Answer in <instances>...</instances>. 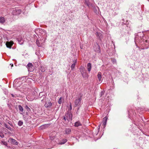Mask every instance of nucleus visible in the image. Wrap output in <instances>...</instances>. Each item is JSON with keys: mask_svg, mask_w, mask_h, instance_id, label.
<instances>
[{"mask_svg": "<svg viewBox=\"0 0 149 149\" xmlns=\"http://www.w3.org/2000/svg\"><path fill=\"white\" fill-rule=\"evenodd\" d=\"M79 70L83 77H86L87 74L86 72L84 67L81 66L79 68Z\"/></svg>", "mask_w": 149, "mask_h": 149, "instance_id": "f03ea898", "label": "nucleus"}, {"mask_svg": "<svg viewBox=\"0 0 149 149\" xmlns=\"http://www.w3.org/2000/svg\"><path fill=\"white\" fill-rule=\"evenodd\" d=\"M43 101V99H42V100H41L42 102Z\"/></svg>", "mask_w": 149, "mask_h": 149, "instance_id": "f704fd0d", "label": "nucleus"}, {"mask_svg": "<svg viewBox=\"0 0 149 149\" xmlns=\"http://www.w3.org/2000/svg\"><path fill=\"white\" fill-rule=\"evenodd\" d=\"M54 135H55V133H54Z\"/></svg>", "mask_w": 149, "mask_h": 149, "instance_id": "ea45409f", "label": "nucleus"}, {"mask_svg": "<svg viewBox=\"0 0 149 149\" xmlns=\"http://www.w3.org/2000/svg\"><path fill=\"white\" fill-rule=\"evenodd\" d=\"M81 125V124L79 121L76 122L74 123V126L76 127H78V126Z\"/></svg>", "mask_w": 149, "mask_h": 149, "instance_id": "ddd939ff", "label": "nucleus"}, {"mask_svg": "<svg viewBox=\"0 0 149 149\" xmlns=\"http://www.w3.org/2000/svg\"><path fill=\"white\" fill-rule=\"evenodd\" d=\"M91 68V63H88L87 64V69L88 71H90Z\"/></svg>", "mask_w": 149, "mask_h": 149, "instance_id": "2eb2a0df", "label": "nucleus"}, {"mask_svg": "<svg viewBox=\"0 0 149 149\" xmlns=\"http://www.w3.org/2000/svg\"><path fill=\"white\" fill-rule=\"evenodd\" d=\"M0 136L2 138H3L4 137L3 134L1 132H0Z\"/></svg>", "mask_w": 149, "mask_h": 149, "instance_id": "5701e85b", "label": "nucleus"}, {"mask_svg": "<svg viewBox=\"0 0 149 149\" xmlns=\"http://www.w3.org/2000/svg\"><path fill=\"white\" fill-rule=\"evenodd\" d=\"M1 45V43H0V45Z\"/></svg>", "mask_w": 149, "mask_h": 149, "instance_id": "4c0bfd02", "label": "nucleus"}, {"mask_svg": "<svg viewBox=\"0 0 149 149\" xmlns=\"http://www.w3.org/2000/svg\"><path fill=\"white\" fill-rule=\"evenodd\" d=\"M54 135H55V133H54Z\"/></svg>", "mask_w": 149, "mask_h": 149, "instance_id": "a19ab883", "label": "nucleus"}, {"mask_svg": "<svg viewBox=\"0 0 149 149\" xmlns=\"http://www.w3.org/2000/svg\"><path fill=\"white\" fill-rule=\"evenodd\" d=\"M9 124L11 126H13V125L12 124H10V123H9Z\"/></svg>", "mask_w": 149, "mask_h": 149, "instance_id": "473e14b6", "label": "nucleus"}, {"mask_svg": "<svg viewBox=\"0 0 149 149\" xmlns=\"http://www.w3.org/2000/svg\"><path fill=\"white\" fill-rule=\"evenodd\" d=\"M1 144L4 145L5 146H7V143L6 141H1Z\"/></svg>", "mask_w": 149, "mask_h": 149, "instance_id": "4be33fe9", "label": "nucleus"}, {"mask_svg": "<svg viewBox=\"0 0 149 149\" xmlns=\"http://www.w3.org/2000/svg\"><path fill=\"white\" fill-rule=\"evenodd\" d=\"M23 124V122L21 120H19L18 123V125L19 126H21Z\"/></svg>", "mask_w": 149, "mask_h": 149, "instance_id": "412c9836", "label": "nucleus"}, {"mask_svg": "<svg viewBox=\"0 0 149 149\" xmlns=\"http://www.w3.org/2000/svg\"><path fill=\"white\" fill-rule=\"evenodd\" d=\"M85 3L88 7L90 6V3L88 0H86Z\"/></svg>", "mask_w": 149, "mask_h": 149, "instance_id": "aec40b11", "label": "nucleus"}, {"mask_svg": "<svg viewBox=\"0 0 149 149\" xmlns=\"http://www.w3.org/2000/svg\"><path fill=\"white\" fill-rule=\"evenodd\" d=\"M36 44L38 46L40 47L41 46V45L42 44V42L40 43L39 40L38 39L36 41Z\"/></svg>", "mask_w": 149, "mask_h": 149, "instance_id": "a211bd4d", "label": "nucleus"}, {"mask_svg": "<svg viewBox=\"0 0 149 149\" xmlns=\"http://www.w3.org/2000/svg\"><path fill=\"white\" fill-rule=\"evenodd\" d=\"M18 40L19 43L20 44H22L23 43L24 40L22 38L20 37H19L18 38Z\"/></svg>", "mask_w": 149, "mask_h": 149, "instance_id": "9d476101", "label": "nucleus"}, {"mask_svg": "<svg viewBox=\"0 0 149 149\" xmlns=\"http://www.w3.org/2000/svg\"><path fill=\"white\" fill-rule=\"evenodd\" d=\"M8 141L9 142L11 143L12 144L14 145H17V142L16 141L12 138H10L8 139Z\"/></svg>", "mask_w": 149, "mask_h": 149, "instance_id": "39448f33", "label": "nucleus"}, {"mask_svg": "<svg viewBox=\"0 0 149 149\" xmlns=\"http://www.w3.org/2000/svg\"><path fill=\"white\" fill-rule=\"evenodd\" d=\"M72 109V106L71 103H70V110H71Z\"/></svg>", "mask_w": 149, "mask_h": 149, "instance_id": "c85d7f7f", "label": "nucleus"}, {"mask_svg": "<svg viewBox=\"0 0 149 149\" xmlns=\"http://www.w3.org/2000/svg\"><path fill=\"white\" fill-rule=\"evenodd\" d=\"M26 98L28 101H32L33 100L34 98L33 97H31L28 95L26 97Z\"/></svg>", "mask_w": 149, "mask_h": 149, "instance_id": "4468645a", "label": "nucleus"}, {"mask_svg": "<svg viewBox=\"0 0 149 149\" xmlns=\"http://www.w3.org/2000/svg\"><path fill=\"white\" fill-rule=\"evenodd\" d=\"M27 67L29 71L32 72L33 71L34 67L31 63H29L27 65Z\"/></svg>", "mask_w": 149, "mask_h": 149, "instance_id": "7ed1b4c3", "label": "nucleus"}, {"mask_svg": "<svg viewBox=\"0 0 149 149\" xmlns=\"http://www.w3.org/2000/svg\"><path fill=\"white\" fill-rule=\"evenodd\" d=\"M73 63L71 65V70H73L74 69L75 66V65L77 62V59H76V60H75L73 61Z\"/></svg>", "mask_w": 149, "mask_h": 149, "instance_id": "6e6552de", "label": "nucleus"}, {"mask_svg": "<svg viewBox=\"0 0 149 149\" xmlns=\"http://www.w3.org/2000/svg\"><path fill=\"white\" fill-rule=\"evenodd\" d=\"M18 108L19 109V110L20 111H21L22 112L23 111V109L22 107L20 105H19L18 106Z\"/></svg>", "mask_w": 149, "mask_h": 149, "instance_id": "6ab92c4d", "label": "nucleus"}, {"mask_svg": "<svg viewBox=\"0 0 149 149\" xmlns=\"http://www.w3.org/2000/svg\"><path fill=\"white\" fill-rule=\"evenodd\" d=\"M67 141V140L66 139H63L61 141L60 143V144H64Z\"/></svg>", "mask_w": 149, "mask_h": 149, "instance_id": "f3484780", "label": "nucleus"}, {"mask_svg": "<svg viewBox=\"0 0 149 149\" xmlns=\"http://www.w3.org/2000/svg\"><path fill=\"white\" fill-rule=\"evenodd\" d=\"M63 120H64L65 121L66 120V117L65 116H63Z\"/></svg>", "mask_w": 149, "mask_h": 149, "instance_id": "2f4dec72", "label": "nucleus"}, {"mask_svg": "<svg viewBox=\"0 0 149 149\" xmlns=\"http://www.w3.org/2000/svg\"><path fill=\"white\" fill-rule=\"evenodd\" d=\"M13 44V42L12 41H10L6 42V44L7 47L10 48Z\"/></svg>", "mask_w": 149, "mask_h": 149, "instance_id": "0eeeda50", "label": "nucleus"}, {"mask_svg": "<svg viewBox=\"0 0 149 149\" xmlns=\"http://www.w3.org/2000/svg\"><path fill=\"white\" fill-rule=\"evenodd\" d=\"M18 11H21L20 10H18Z\"/></svg>", "mask_w": 149, "mask_h": 149, "instance_id": "c9c22d12", "label": "nucleus"}, {"mask_svg": "<svg viewBox=\"0 0 149 149\" xmlns=\"http://www.w3.org/2000/svg\"><path fill=\"white\" fill-rule=\"evenodd\" d=\"M27 107L29 109V108L28 107Z\"/></svg>", "mask_w": 149, "mask_h": 149, "instance_id": "e433bc0d", "label": "nucleus"}, {"mask_svg": "<svg viewBox=\"0 0 149 149\" xmlns=\"http://www.w3.org/2000/svg\"><path fill=\"white\" fill-rule=\"evenodd\" d=\"M54 135H55V133H54Z\"/></svg>", "mask_w": 149, "mask_h": 149, "instance_id": "58836bf2", "label": "nucleus"}, {"mask_svg": "<svg viewBox=\"0 0 149 149\" xmlns=\"http://www.w3.org/2000/svg\"><path fill=\"white\" fill-rule=\"evenodd\" d=\"M112 61L113 63H116V59H112Z\"/></svg>", "mask_w": 149, "mask_h": 149, "instance_id": "cd10ccee", "label": "nucleus"}, {"mask_svg": "<svg viewBox=\"0 0 149 149\" xmlns=\"http://www.w3.org/2000/svg\"><path fill=\"white\" fill-rule=\"evenodd\" d=\"M97 78L99 81H101L102 79V73L101 72H99L97 75Z\"/></svg>", "mask_w": 149, "mask_h": 149, "instance_id": "9b49d317", "label": "nucleus"}, {"mask_svg": "<svg viewBox=\"0 0 149 149\" xmlns=\"http://www.w3.org/2000/svg\"><path fill=\"white\" fill-rule=\"evenodd\" d=\"M4 126L6 127L10 130V131H13V129H12L10 126L6 124V123H4L3 124Z\"/></svg>", "mask_w": 149, "mask_h": 149, "instance_id": "f8f14e48", "label": "nucleus"}, {"mask_svg": "<svg viewBox=\"0 0 149 149\" xmlns=\"http://www.w3.org/2000/svg\"><path fill=\"white\" fill-rule=\"evenodd\" d=\"M71 132V130L70 129H66L65 130V134H69Z\"/></svg>", "mask_w": 149, "mask_h": 149, "instance_id": "dca6fc26", "label": "nucleus"}, {"mask_svg": "<svg viewBox=\"0 0 149 149\" xmlns=\"http://www.w3.org/2000/svg\"><path fill=\"white\" fill-rule=\"evenodd\" d=\"M45 96H42V97L43 99H44L45 98Z\"/></svg>", "mask_w": 149, "mask_h": 149, "instance_id": "72a5a7b5", "label": "nucleus"}, {"mask_svg": "<svg viewBox=\"0 0 149 149\" xmlns=\"http://www.w3.org/2000/svg\"><path fill=\"white\" fill-rule=\"evenodd\" d=\"M55 138V135H54L53 136H50V139L51 140H53Z\"/></svg>", "mask_w": 149, "mask_h": 149, "instance_id": "b1692460", "label": "nucleus"}, {"mask_svg": "<svg viewBox=\"0 0 149 149\" xmlns=\"http://www.w3.org/2000/svg\"><path fill=\"white\" fill-rule=\"evenodd\" d=\"M11 95L12 96V97H16L17 96L16 95H14V94H11Z\"/></svg>", "mask_w": 149, "mask_h": 149, "instance_id": "c756f323", "label": "nucleus"}, {"mask_svg": "<svg viewBox=\"0 0 149 149\" xmlns=\"http://www.w3.org/2000/svg\"><path fill=\"white\" fill-rule=\"evenodd\" d=\"M107 119L108 118L106 116L103 119L102 126L103 127V128L105 127L106 126Z\"/></svg>", "mask_w": 149, "mask_h": 149, "instance_id": "423d86ee", "label": "nucleus"}, {"mask_svg": "<svg viewBox=\"0 0 149 149\" xmlns=\"http://www.w3.org/2000/svg\"><path fill=\"white\" fill-rule=\"evenodd\" d=\"M6 21V19L5 18L3 17H0V23L1 24H4Z\"/></svg>", "mask_w": 149, "mask_h": 149, "instance_id": "1a4fd4ad", "label": "nucleus"}, {"mask_svg": "<svg viewBox=\"0 0 149 149\" xmlns=\"http://www.w3.org/2000/svg\"><path fill=\"white\" fill-rule=\"evenodd\" d=\"M52 105V103L51 102H49V106L48 107H50Z\"/></svg>", "mask_w": 149, "mask_h": 149, "instance_id": "7c9ffc66", "label": "nucleus"}, {"mask_svg": "<svg viewBox=\"0 0 149 149\" xmlns=\"http://www.w3.org/2000/svg\"><path fill=\"white\" fill-rule=\"evenodd\" d=\"M65 116L66 117V120L68 121H70V119L71 120H72V114H71V115H70V113H67L65 114Z\"/></svg>", "mask_w": 149, "mask_h": 149, "instance_id": "20e7f679", "label": "nucleus"}, {"mask_svg": "<svg viewBox=\"0 0 149 149\" xmlns=\"http://www.w3.org/2000/svg\"><path fill=\"white\" fill-rule=\"evenodd\" d=\"M82 100L81 96L80 97L76 98L74 101V107H77L79 109L81 106V101Z\"/></svg>", "mask_w": 149, "mask_h": 149, "instance_id": "f257e3e1", "label": "nucleus"}, {"mask_svg": "<svg viewBox=\"0 0 149 149\" xmlns=\"http://www.w3.org/2000/svg\"><path fill=\"white\" fill-rule=\"evenodd\" d=\"M129 22H128V21H127L125 23H124L123 22V24H126V25H128Z\"/></svg>", "mask_w": 149, "mask_h": 149, "instance_id": "bb28decb", "label": "nucleus"}, {"mask_svg": "<svg viewBox=\"0 0 149 149\" xmlns=\"http://www.w3.org/2000/svg\"><path fill=\"white\" fill-rule=\"evenodd\" d=\"M97 47L98 49V50H95V51L99 53L100 52V46L99 45H98V44H97Z\"/></svg>", "mask_w": 149, "mask_h": 149, "instance_id": "a878e982", "label": "nucleus"}, {"mask_svg": "<svg viewBox=\"0 0 149 149\" xmlns=\"http://www.w3.org/2000/svg\"><path fill=\"white\" fill-rule=\"evenodd\" d=\"M58 102L59 104H61L62 103V101H61V97H60L58 101Z\"/></svg>", "mask_w": 149, "mask_h": 149, "instance_id": "393cba45", "label": "nucleus"}]
</instances>
